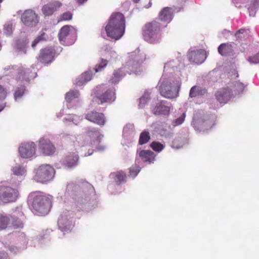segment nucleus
I'll return each mask as SVG.
<instances>
[{
  "label": "nucleus",
  "mask_w": 259,
  "mask_h": 259,
  "mask_svg": "<svg viewBox=\"0 0 259 259\" xmlns=\"http://www.w3.org/2000/svg\"><path fill=\"white\" fill-rule=\"evenodd\" d=\"M107 35L115 40L119 39L124 34L125 30V19L120 13L113 14L105 27Z\"/></svg>",
  "instance_id": "1"
},
{
  "label": "nucleus",
  "mask_w": 259,
  "mask_h": 259,
  "mask_svg": "<svg viewBox=\"0 0 259 259\" xmlns=\"http://www.w3.org/2000/svg\"><path fill=\"white\" fill-rule=\"evenodd\" d=\"M30 196L34 197L32 207L35 213L44 215L49 212L51 201L48 197L42 195L40 192H32Z\"/></svg>",
  "instance_id": "2"
},
{
  "label": "nucleus",
  "mask_w": 259,
  "mask_h": 259,
  "mask_svg": "<svg viewBox=\"0 0 259 259\" xmlns=\"http://www.w3.org/2000/svg\"><path fill=\"white\" fill-rule=\"evenodd\" d=\"M180 84L178 81L175 82L170 79L163 80L159 87L161 95L165 98L173 99L179 94Z\"/></svg>",
  "instance_id": "3"
},
{
  "label": "nucleus",
  "mask_w": 259,
  "mask_h": 259,
  "mask_svg": "<svg viewBox=\"0 0 259 259\" xmlns=\"http://www.w3.org/2000/svg\"><path fill=\"white\" fill-rule=\"evenodd\" d=\"M20 196L18 189L6 186H0V201L3 203L16 202Z\"/></svg>",
  "instance_id": "4"
},
{
  "label": "nucleus",
  "mask_w": 259,
  "mask_h": 259,
  "mask_svg": "<svg viewBox=\"0 0 259 259\" xmlns=\"http://www.w3.org/2000/svg\"><path fill=\"white\" fill-rule=\"evenodd\" d=\"M159 28V24L155 21L147 24L143 34L145 39L152 43L157 41V32Z\"/></svg>",
  "instance_id": "5"
},
{
  "label": "nucleus",
  "mask_w": 259,
  "mask_h": 259,
  "mask_svg": "<svg viewBox=\"0 0 259 259\" xmlns=\"http://www.w3.org/2000/svg\"><path fill=\"white\" fill-rule=\"evenodd\" d=\"M35 176L39 178H53L55 169L49 164H42L35 169Z\"/></svg>",
  "instance_id": "6"
},
{
  "label": "nucleus",
  "mask_w": 259,
  "mask_h": 259,
  "mask_svg": "<svg viewBox=\"0 0 259 259\" xmlns=\"http://www.w3.org/2000/svg\"><path fill=\"white\" fill-rule=\"evenodd\" d=\"M21 21L26 26L33 27L38 22L37 15L31 10H26L21 16Z\"/></svg>",
  "instance_id": "7"
},
{
  "label": "nucleus",
  "mask_w": 259,
  "mask_h": 259,
  "mask_svg": "<svg viewBox=\"0 0 259 259\" xmlns=\"http://www.w3.org/2000/svg\"><path fill=\"white\" fill-rule=\"evenodd\" d=\"M19 152L23 158L31 157L35 153V145L32 142L22 143L19 147Z\"/></svg>",
  "instance_id": "8"
},
{
  "label": "nucleus",
  "mask_w": 259,
  "mask_h": 259,
  "mask_svg": "<svg viewBox=\"0 0 259 259\" xmlns=\"http://www.w3.org/2000/svg\"><path fill=\"white\" fill-rule=\"evenodd\" d=\"M39 148L46 155H53L55 152V147L48 139L41 138L39 141Z\"/></svg>",
  "instance_id": "9"
},
{
  "label": "nucleus",
  "mask_w": 259,
  "mask_h": 259,
  "mask_svg": "<svg viewBox=\"0 0 259 259\" xmlns=\"http://www.w3.org/2000/svg\"><path fill=\"white\" fill-rule=\"evenodd\" d=\"M189 60L191 62L197 64H201L204 61L206 58V53L204 50L193 51L189 52L188 55Z\"/></svg>",
  "instance_id": "10"
},
{
  "label": "nucleus",
  "mask_w": 259,
  "mask_h": 259,
  "mask_svg": "<svg viewBox=\"0 0 259 259\" xmlns=\"http://www.w3.org/2000/svg\"><path fill=\"white\" fill-rule=\"evenodd\" d=\"M23 217L24 214L21 209L16 208L10 215L13 226L15 228H22L23 225L22 219Z\"/></svg>",
  "instance_id": "11"
},
{
  "label": "nucleus",
  "mask_w": 259,
  "mask_h": 259,
  "mask_svg": "<svg viewBox=\"0 0 259 259\" xmlns=\"http://www.w3.org/2000/svg\"><path fill=\"white\" fill-rule=\"evenodd\" d=\"M55 51L52 48H46L42 50L39 56V60L41 63H49L54 58Z\"/></svg>",
  "instance_id": "12"
},
{
  "label": "nucleus",
  "mask_w": 259,
  "mask_h": 259,
  "mask_svg": "<svg viewBox=\"0 0 259 259\" xmlns=\"http://www.w3.org/2000/svg\"><path fill=\"white\" fill-rule=\"evenodd\" d=\"M61 5V3L58 1L50 3L45 5L42 7L41 11L45 16H49L52 15Z\"/></svg>",
  "instance_id": "13"
},
{
  "label": "nucleus",
  "mask_w": 259,
  "mask_h": 259,
  "mask_svg": "<svg viewBox=\"0 0 259 259\" xmlns=\"http://www.w3.org/2000/svg\"><path fill=\"white\" fill-rule=\"evenodd\" d=\"M85 118L101 125H103L105 122L104 114L97 112L88 113L85 115Z\"/></svg>",
  "instance_id": "14"
},
{
  "label": "nucleus",
  "mask_w": 259,
  "mask_h": 259,
  "mask_svg": "<svg viewBox=\"0 0 259 259\" xmlns=\"http://www.w3.org/2000/svg\"><path fill=\"white\" fill-rule=\"evenodd\" d=\"M215 97L220 103H226L231 98L232 94L229 89H222L216 93Z\"/></svg>",
  "instance_id": "15"
},
{
  "label": "nucleus",
  "mask_w": 259,
  "mask_h": 259,
  "mask_svg": "<svg viewBox=\"0 0 259 259\" xmlns=\"http://www.w3.org/2000/svg\"><path fill=\"white\" fill-rule=\"evenodd\" d=\"M79 157L75 153H70L64 158L63 163L67 168H71L77 164Z\"/></svg>",
  "instance_id": "16"
},
{
  "label": "nucleus",
  "mask_w": 259,
  "mask_h": 259,
  "mask_svg": "<svg viewBox=\"0 0 259 259\" xmlns=\"http://www.w3.org/2000/svg\"><path fill=\"white\" fill-rule=\"evenodd\" d=\"M207 94V90L200 86L194 85L191 88L189 93L190 98L203 97Z\"/></svg>",
  "instance_id": "17"
},
{
  "label": "nucleus",
  "mask_w": 259,
  "mask_h": 259,
  "mask_svg": "<svg viewBox=\"0 0 259 259\" xmlns=\"http://www.w3.org/2000/svg\"><path fill=\"white\" fill-rule=\"evenodd\" d=\"M173 10L171 8L165 7L159 14V18L161 21H170L172 19Z\"/></svg>",
  "instance_id": "18"
},
{
  "label": "nucleus",
  "mask_w": 259,
  "mask_h": 259,
  "mask_svg": "<svg viewBox=\"0 0 259 259\" xmlns=\"http://www.w3.org/2000/svg\"><path fill=\"white\" fill-rule=\"evenodd\" d=\"M165 102L162 101L157 104L154 110V113L156 115H168L170 110V106L165 105Z\"/></svg>",
  "instance_id": "19"
},
{
  "label": "nucleus",
  "mask_w": 259,
  "mask_h": 259,
  "mask_svg": "<svg viewBox=\"0 0 259 259\" xmlns=\"http://www.w3.org/2000/svg\"><path fill=\"white\" fill-rule=\"evenodd\" d=\"M139 156L143 161H148L151 163L155 160V154L150 150H141L139 153Z\"/></svg>",
  "instance_id": "20"
},
{
  "label": "nucleus",
  "mask_w": 259,
  "mask_h": 259,
  "mask_svg": "<svg viewBox=\"0 0 259 259\" xmlns=\"http://www.w3.org/2000/svg\"><path fill=\"white\" fill-rule=\"evenodd\" d=\"M115 98L114 92L113 91H108L103 94L100 98H97L98 102L100 101V103L108 101H113Z\"/></svg>",
  "instance_id": "21"
},
{
  "label": "nucleus",
  "mask_w": 259,
  "mask_h": 259,
  "mask_svg": "<svg viewBox=\"0 0 259 259\" xmlns=\"http://www.w3.org/2000/svg\"><path fill=\"white\" fill-rule=\"evenodd\" d=\"M28 44V41L26 38L20 39L16 42L15 49L18 52H22L24 54H26V47Z\"/></svg>",
  "instance_id": "22"
},
{
  "label": "nucleus",
  "mask_w": 259,
  "mask_h": 259,
  "mask_svg": "<svg viewBox=\"0 0 259 259\" xmlns=\"http://www.w3.org/2000/svg\"><path fill=\"white\" fill-rule=\"evenodd\" d=\"M218 51L223 56L229 55L232 52V46L229 44H222L219 47Z\"/></svg>",
  "instance_id": "23"
},
{
  "label": "nucleus",
  "mask_w": 259,
  "mask_h": 259,
  "mask_svg": "<svg viewBox=\"0 0 259 259\" xmlns=\"http://www.w3.org/2000/svg\"><path fill=\"white\" fill-rule=\"evenodd\" d=\"M10 217L0 213V230L7 228L10 224Z\"/></svg>",
  "instance_id": "24"
},
{
  "label": "nucleus",
  "mask_w": 259,
  "mask_h": 259,
  "mask_svg": "<svg viewBox=\"0 0 259 259\" xmlns=\"http://www.w3.org/2000/svg\"><path fill=\"white\" fill-rule=\"evenodd\" d=\"M13 174L17 176H23L26 172L25 168L19 164H17L12 168Z\"/></svg>",
  "instance_id": "25"
},
{
  "label": "nucleus",
  "mask_w": 259,
  "mask_h": 259,
  "mask_svg": "<svg viewBox=\"0 0 259 259\" xmlns=\"http://www.w3.org/2000/svg\"><path fill=\"white\" fill-rule=\"evenodd\" d=\"M150 139V134L148 131H144L140 135L139 144L143 145L147 143Z\"/></svg>",
  "instance_id": "26"
},
{
  "label": "nucleus",
  "mask_w": 259,
  "mask_h": 259,
  "mask_svg": "<svg viewBox=\"0 0 259 259\" xmlns=\"http://www.w3.org/2000/svg\"><path fill=\"white\" fill-rule=\"evenodd\" d=\"M70 27V26L69 25H65L60 29L59 33V38L60 41L64 40L65 37L69 34Z\"/></svg>",
  "instance_id": "27"
},
{
  "label": "nucleus",
  "mask_w": 259,
  "mask_h": 259,
  "mask_svg": "<svg viewBox=\"0 0 259 259\" xmlns=\"http://www.w3.org/2000/svg\"><path fill=\"white\" fill-rule=\"evenodd\" d=\"M122 76L123 74L120 69L115 70L110 78V81L113 83H116L119 81Z\"/></svg>",
  "instance_id": "28"
},
{
  "label": "nucleus",
  "mask_w": 259,
  "mask_h": 259,
  "mask_svg": "<svg viewBox=\"0 0 259 259\" xmlns=\"http://www.w3.org/2000/svg\"><path fill=\"white\" fill-rule=\"evenodd\" d=\"M89 135L91 138H96L97 141L99 143L100 142L101 139L103 138V136L102 135L100 134L98 131L96 130L95 128H92L89 131Z\"/></svg>",
  "instance_id": "29"
},
{
  "label": "nucleus",
  "mask_w": 259,
  "mask_h": 259,
  "mask_svg": "<svg viewBox=\"0 0 259 259\" xmlns=\"http://www.w3.org/2000/svg\"><path fill=\"white\" fill-rule=\"evenodd\" d=\"M91 79V74L90 72H86L82 74L80 79L76 82L78 85H81L87 81Z\"/></svg>",
  "instance_id": "30"
},
{
  "label": "nucleus",
  "mask_w": 259,
  "mask_h": 259,
  "mask_svg": "<svg viewBox=\"0 0 259 259\" xmlns=\"http://www.w3.org/2000/svg\"><path fill=\"white\" fill-rule=\"evenodd\" d=\"M193 124L195 128L198 126V130L200 131L205 130L207 129L208 127L207 122H203L201 123V121L195 120V119H193Z\"/></svg>",
  "instance_id": "31"
},
{
  "label": "nucleus",
  "mask_w": 259,
  "mask_h": 259,
  "mask_svg": "<svg viewBox=\"0 0 259 259\" xmlns=\"http://www.w3.org/2000/svg\"><path fill=\"white\" fill-rule=\"evenodd\" d=\"M79 96V93L78 91H72L67 93L66 94L65 99L68 102H70L72 100L75 98H78Z\"/></svg>",
  "instance_id": "32"
},
{
  "label": "nucleus",
  "mask_w": 259,
  "mask_h": 259,
  "mask_svg": "<svg viewBox=\"0 0 259 259\" xmlns=\"http://www.w3.org/2000/svg\"><path fill=\"white\" fill-rule=\"evenodd\" d=\"M150 99V94L148 93H145L143 96L140 99L139 106L143 107Z\"/></svg>",
  "instance_id": "33"
},
{
  "label": "nucleus",
  "mask_w": 259,
  "mask_h": 259,
  "mask_svg": "<svg viewBox=\"0 0 259 259\" xmlns=\"http://www.w3.org/2000/svg\"><path fill=\"white\" fill-rule=\"evenodd\" d=\"M152 149L156 152H159L164 148V146L158 142H153L150 145Z\"/></svg>",
  "instance_id": "34"
},
{
  "label": "nucleus",
  "mask_w": 259,
  "mask_h": 259,
  "mask_svg": "<svg viewBox=\"0 0 259 259\" xmlns=\"http://www.w3.org/2000/svg\"><path fill=\"white\" fill-rule=\"evenodd\" d=\"M25 90V87L24 86H21L16 90L14 94V98L15 100H17L18 98H21L22 97L24 94Z\"/></svg>",
  "instance_id": "35"
},
{
  "label": "nucleus",
  "mask_w": 259,
  "mask_h": 259,
  "mask_svg": "<svg viewBox=\"0 0 259 259\" xmlns=\"http://www.w3.org/2000/svg\"><path fill=\"white\" fill-rule=\"evenodd\" d=\"M72 15L69 12H67L61 15L58 19V22L63 20H68L72 19Z\"/></svg>",
  "instance_id": "36"
},
{
  "label": "nucleus",
  "mask_w": 259,
  "mask_h": 259,
  "mask_svg": "<svg viewBox=\"0 0 259 259\" xmlns=\"http://www.w3.org/2000/svg\"><path fill=\"white\" fill-rule=\"evenodd\" d=\"M13 32V26L12 24H6L4 26V33L7 36H10Z\"/></svg>",
  "instance_id": "37"
},
{
  "label": "nucleus",
  "mask_w": 259,
  "mask_h": 259,
  "mask_svg": "<svg viewBox=\"0 0 259 259\" xmlns=\"http://www.w3.org/2000/svg\"><path fill=\"white\" fill-rule=\"evenodd\" d=\"M248 60L251 64H257L259 63V52L256 54L249 57Z\"/></svg>",
  "instance_id": "38"
},
{
  "label": "nucleus",
  "mask_w": 259,
  "mask_h": 259,
  "mask_svg": "<svg viewBox=\"0 0 259 259\" xmlns=\"http://www.w3.org/2000/svg\"><path fill=\"white\" fill-rule=\"evenodd\" d=\"M185 118V114L184 113L180 117L173 121V125L176 126L182 124Z\"/></svg>",
  "instance_id": "39"
},
{
  "label": "nucleus",
  "mask_w": 259,
  "mask_h": 259,
  "mask_svg": "<svg viewBox=\"0 0 259 259\" xmlns=\"http://www.w3.org/2000/svg\"><path fill=\"white\" fill-rule=\"evenodd\" d=\"M110 177L112 178H124L126 175L123 171H120L111 174Z\"/></svg>",
  "instance_id": "40"
},
{
  "label": "nucleus",
  "mask_w": 259,
  "mask_h": 259,
  "mask_svg": "<svg viewBox=\"0 0 259 259\" xmlns=\"http://www.w3.org/2000/svg\"><path fill=\"white\" fill-rule=\"evenodd\" d=\"M45 33H42L40 35L37 36L34 40L32 42L31 47L32 48H34L36 45L41 41H43L45 40V38L44 37Z\"/></svg>",
  "instance_id": "41"
},
{
  "label": "nucleus",
  "mask_w": 259,
  "mask_h": 259,
  "mask_svg": "<svg viewBox=\"0 0 259 259\" xmlns=\"http://www.w3.org/2000/svg\"><path fill=\"white\" fill-rule=\"evenodd\" d=\"M108 63V61L107 60L102 59V61L100 64H99L97 66L95 70L96 72H98L102 69L105 67Z\"/></svg>",
  "instance_id": "42"
},
{
  "label": "nucleus",
  "mask_w": 259,
  "mask_h": 259,
  "mask_svg": "<svg viewBox=\"0 0 259 259\" xmlns=\"http://www.w3.org/2000/svg\"><path fill=\"white\" fill-rule=\"evenodd\" d=\"M7 95L5 89L0 85V100H4Z\"/></svg>",
  "instance_id": "43"
},
{
  "label": "nucleus",
  "mask_w": 259,
  "mask_h": 259,
  "mask_svg": "<svg viewBox=\"0 0 259 259\" xmlns=\"http://www.w3.org/2000/svg\"><path fill=\"white\" fill-rule=\"evenodd\" d=\"M235 87L236 90H237L239 92H242L244 88L243 84L241 82H237L235 84Z\"/></svg>",
  "instance_id": "44"
},
{
  "label": "nucleus",
  "mask_w": 259,
  "mask_h": 259,
  "mask_svg": "<svg viewBox=\"0 0 259 259\" xmlns=\"http://www.w3.org/2000/svg\"><path fill=\"white\" fill-rule=\"evenodd\" d=\"M139 171H140V170L138 169H131L130 170V177H136Z\"/></svg>",
  "instance_id": "45"
},
{
  "label": "nucleus",
  "mask_w": 259,
  "mask_h": 259,
  "mask_svg": "<svg viewBox=\"0 0 259 259\" xmlns=\"http://www.w3.org/2000/svg\"><path fill=\"white\" fill-rule=\"evenodd\" d=\"M97 149L99 151H104L105 150V147L104 146H103V145H100V146H98L97 147Z\"/></svg>",
  "instance_id": "46"
},
{
  "label": "nucleus",
  "mask_w": 259,
  "mask_h": 259,
  "mask_svg": "<svg viewBox=\"0 0 259 259\" xmlns=\"http://www.w3.org/2000/svg\"><path fill=\"white\" fill-rule=\"evenodd\" d=\"M88 0H78V3L80 4H82L86 2Z\"/></svg>",
  "instance_id": "47"
},
{
  "label": "nucleus",
  "mask_w": 259,
  "mask_h": 259,
  "mask_svg": "<svg viewBox=\"0 0 259 259\" xmlns=\"http://www.w3.org/2000/svg\"><path fill=\"white\" fill-rule=\"evenodd\" d=\"M5 107V105H0V112L2 111L4 109Z\"/></svg>",
  "instance_id": "48"
},
{
  "label": "nucleus",
  "mask_w": 259,
  "mask_h": 259,
  "mask_svg": "<svg viewBox=\"0 0 259 259\" xmlns=\"http://www.w3.org/2000/svg\"><path fill=\"white\" fill-rule=\"evenodd\" d=\"M244 30H239L237 31V33H242V31H243Z\"/></svg>",
  "instance_id": "49"
},
{
  "label": "nucleus",
  "mask_w": 259,
  "mask_h": 259,
  "mask_svg": "<svg viewBox=\"0 0 259 259\" xmlns=\"http://www.w3.org/2000/svg\"><path fill=\"white\" fill-rule=\"evenodd\" d=\"M151 2H149V4H148V6L147 7V8H149L151 6Z\"/></svg>",
  "instance_id": "50"
},
{
  "label": "nucleus",
  "mask_w": 259,
  "mask_h": 259,
  "mask_svg": "<svg viewBox=\"0 0 259 259\" xmlns=\"http://www.w3.org/2000/svg\"><path fill=\"white\" fill-rule=\"evenodd\" d=\"M134 2L136 3H137L140 0H133Z\"/></svg>",
  "instance_id": "51"
},
{
  "label": "nucleus",
  "mask_w": 259,
  "mask_h": 259,
  "mask_svg": "<svg viewBox=\"0 0 259 259\" xmlns=\"http://www.w3.org/2000/svg\"><path fill=\"white\" fill-rule=\"evenodd\" d=\"M183 147V145H182L181 146H179V147H177V148H180L181 147Z\"/></svg>",
  "instance_id": "52"
},
{
  "label": "nucleus",
  "mask_w": 259,
  "mask_h": 259,
  "mask_svg": "<svg viewBox=\"0 0 259 259\" xmlns=\"http://www.w3.org/2000/svg\"><path fill=\"white\" fill-rule=\"evenodd\" d=\"M93 153V151H92L91 152L89 153L88 155H91Z\"/></svg>",
  "instance_id": "53"
},
{
  "label": "nucleus",
  "mask_w": 259,
  "mask_h": 259,
  "mask_svg": "<svg viewBox=\"0 0 259 259\" xmlns=\"http://www.w3.org/2000/svg\"><path fill=\"white\" fill-rule=\"evenodd\" d=\"M177 140H175L174 141V143L175 144L177 142Z\"/></svg>",
  "instance_id": "54"
},
{
  "label": "nucleus",
  "mask_w": 259,
  "mask_h": 259,
  "mask_svg": "<svg viewBox=\"0 0 259 259\" xmlns=\"http://www.w3.org/2000/svg\"><path fill=\"white\" fill-rule=\"evenodd\" d=\"M3 0H0V3H2Z\"/></svg>",
  "instance_id": "55"
}]
</instances>
